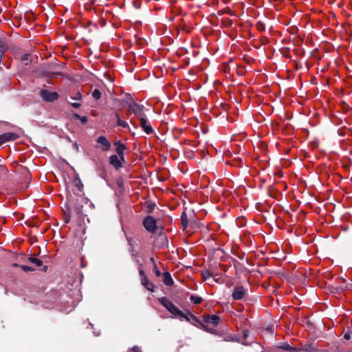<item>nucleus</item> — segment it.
I'll list each match as a JSON object with an SVG mask.
<instances>
[{
    "instance_id": "nucleus-1",
    "label": "nucleus",
    "mask_w": 352,
    "mask_h": 352,
    "mask_svg": "<svg viewBox=\"0 0 352 352\" xmlns=\"http://www.w3.org/2000/svg\"><path fill=\"white\" fill-rule=\"evenodd\" d=\"M159 302L174 316H179L181 318H184L187 321L190 320L188 316H186L182 311H180L171 301H170L166 297L159 298Z\"/></svg>"
},
{
    "instance_id": "nucleus-2",
    "label": "nucleus",
    "mask_w": 352,
    "mask_h": 352,
    "mask_svg": "<svg viewBox=\"0 0 352 352\" xmlns=\"http://www.w3.org/2000/svg\"><path fill=\"white\" fill-rule=\"evenodd\" d=\"M40 96L43 100L47 102H54L58 98V93L55 91H50L46 89L41 90Z\"/></svg>"
},
{
    "instance_id": "nucleus-3",
    "label": "nucleus",
    "mask_w": 352,
    "mask_h": 352,
    "mask_svg": "<svg viewBox=\"0 0 352 352\" xmlns=\"http://www.w3.org/2000/svg\"><path fill=\"white\" fill-rule=\"evenodd\" d=\"M128 107L131 113H134L138 116H142L145 115L144 113V106L138 104L134 101H131L128 104Z\"/></svg>"
},
{
    "instance_id": "nucleus-4",
    "label": "nucleus",
    "mask_w": 352,
    "mask_h": 352,
    "mask_svg": "<svg viewBox=\"0 0 352 352\" xmlns=\"http://www.w3.org/2000/svg\"><path fill=\"white\" fill-rule=\"evenodd\" d=\"M139 274L140 276L141 284L150 292H154V285L153 283L149 282L144 271L142 268H139Z\"/></svg>"
},
{
    "instance_id": "nucleus-5",
    "label": "nucleus",
    "mask_w": 352,
    "mask_h": 352,
    "mask_svg": "<svg viewBox=\"0 0 352 352\" xmlns=\"http://www.w3.org/2000/svg\"><path fill=\"white\" fill-rule=\"evenodd\" d=\"M156 220L153 217L148 216L144 219L143 225L147 231L153 233L156 230Z\"/></svg>"
},
{
    "instance_id": "nucleus-6",
    "label": "nucleus",
    "mask_w": 352,
    "mask_h": 352,
    "mask_svg": "<svg viewBox=\"0 0 352 352\" xmlns=\"http://www.w3.org/2000/svg\"><path fill=\"white\" fill-rule=\"evenodd\" d=\"M19 138V135L12 132L5 133L2 135H0V146L3 144L16 140Z\"/></svg>"
},
{
    "instance_id": "nucleus-7",
    "label": "nucleus",
    "mask_w": 352,
    "mask_h": 352,
    "mask_svg": "<svg viewBox=\"0 0 352 352\" xmlns=\"http://www.w3.org/2000/svg\"><path fill=\"white\" fill-rule=\"evenodd\" d=\"M140 126L146 134L153 133V129L150 124H148V120L146 115L140 117Z\"/></svg>"
},
{
    "instance_id": "nucleus-8",
    "label": "nucleus",
    "mask_w": 352,
    "mask_h": 352,
    "mask_svg": "<svg viewBox=\"0 0 352 352\" xmlns=\"http://www.w3.org/2000/svg\"><path fill=\"white\" fill-rule=\"evenodd\" d=\"M96 142L100 145L102 151H108L111 148V143L104 136L98 137Z\"/></svg>"
},
{
    "instance_id": "nucleus-9",
    "label": "nucleus",
    "mask_w": 352,
    "mask_h": 352,
    "mask_svg": "<svg viewBox=\"0 0 352 352\" xmlns=\"http://www.w3.org/2000/svg\"><path fill=\"white\" fill-rule=\"evenodd\" d=\"M245 289L243 287L239 286L234 288L232 296L234 300H241L245 296Z\"/></svg>"
},
{
    "instance_id": "nucleus-10",
    "label": "nucleus",
    "mask_w": 352,
    "mask_h": 352,
    "mask_svg": "<svg viewBox=\"0 0 352 352\" xmlns=\"http://www.w3.org/2000/svg\"><path fill=\"white\" fill-rule=\"evenodd\" d=\"M114 145L116 146V153H118L119 157L121 158V160L122 161H124V151L126 149L125 145L123 143L120 142V141H116L114 143Z\"/></svg>"
},
{
    "instance_id": "nucleus-11",
    "label": "nucleus",
    "mask_w": 352,
    "mask_h": 352,
    "mask_svg": "<svg viewBox=\"0 0 352 352\" xmlns=\"http://www.w3.org/2000/svg\"><path fill=\"white\" fill-rule=\"evenodd\" d=\"M122 161L121 158L116 155H111L109 158L110 164L116 168H119L122 166Z\"/></svg>"
},
{
    "instance_id": "nucleus-12",
    "label": "nucleus",
    "mask_w": 352,
    "mask_h": 352,
    "mask_svg": "<svg viewBox=\"0 0 352 352\" xmlns=\"http://www.w3.org/2000/svg\"><path fill=\"white\" fill-rule=\"evenodd\" d=\"M220 321V318L217 315L208 316L205 318V322L211 324L213 326H217Z\"/></svg>"
},
{
    "instance_id": "nucleus-13",
    "label": "nucleus",
    "mask_w": 352,
    "mask_h": 352,
    "mask_svg": "<svg viewBox=\"0 0 352 352\" xmlns=\"http://www.w3.org/2000/svg\"><path fill=\"white\" fill-rule=\"evenodd\" d=\"M164 278V283L167 286H171L173 285V280L170 276V274L168 272H165L163 274Z\"/></svg>"
},
{
    "instance_id": "nucleus-14",
    "label": "nucleus",
    "mask_w": 352,
    "mask_h": 352,
    "mask_svg": "<svg viewBox=\"0 0 352 352\" xmlns=\"http://www.w3.org/2000/svg\"><path fill=\"white\" fill-rule=\"evenodd\" d=\"M278 349L286 350V351H299V349L292 347L287 343H285V344L278 346Z\"/></svg>"
},
{
    "instance_id": "nucleus-15",
    "label": "nucleus",
    "mask_w": 352,
    "mask_h": 352,
    "mask_svg": "<svg viewBox=\"0 0 352 352\" xmlns=\"http://www.w3.org/2000/svg\"><path fill=\"white\" fill-rule=\"evenodd\" d=\"M190 299L191 302H192L195 305H199L203 301V298L201 297L194 294L190 295Z\"/></svg>"
},
{
    "instance_id": "nucleus-16",
    "label": "nucleus",
    "mask_w": 352,
    "mask_h": 352,
    "mask_svg": "<svg viewBox=\"0 0 352 352\" xmlns=\"http://www.w3.org/2000/svg\"><path fill=\"white\" fill-rule=\"evenodd\" d=\"M298 351L303 352H318L314 346L311 345H306L302 349H299Z\"/></svg>"
},
{
    "instance_id": "nucleus-17",
    "label": "nucleus",
    "mask_w": 352,
    "mask_h": 352,
    "mask_svg": "<svg viewBox=\"0 0 352 352\" xmlns=\"http://www.w3.org/2000/svg\"><path fill=\"white\" fill-rule=\"evenodd\" d=\"M118 121V125L123 128H129V124L126 122L121 120L118 114H116Z\"/></svg>"
},
{
    "instance_id": "nucleus-18",
    "label": "nucleus",
    "mask_w": 352,
    "mask_h": 352,
    "mask_svg": "<svg viewBox=\"0 0 352 352\" xmlns=\"http://www.w3.org/2000/svg\"><path fill=\"white\" fill-rule=\"evenodd\" d=\"M29 261L32 263L35 264L36 266H41L43 264V262L41 260H39L35 257H30Z\"/></svg>"
},
{
    "instance_id": "nucleus-19",
    "label": "nucleus",
    "mask_w": 352,
    "mask_h": 352,
    "mask_svg": "<svg viewBox=\"0 0 352 352\" xmlns=\"http://www.w3.org/2000/svg\"><path fill=\"white\" fill-rule=\"evenodd\" d=\"M74 117L80 120L82 124H85L87 122V118L86 116H80V115L75 113Z\"/></svg>"
},
{
    "instance_id": "nucleus-20",
    "label": "nucleus",
    "mask_w": 352,
    "mask_h": 352,
    "mask_svg": "<svg viewBox=\"0 0 352 352\" xmlns=\"http://www.w3.org/2000/svg\"><path fill=\"white\" fill-rule=\"evenodd\" d=\"M151 261L153 262V265H154V272H155V275L159 277L161 276V272L160 271V270L157 267L155 263V261H154V258L152 257L151 258Z\"/></svg>"
},
{
    "instance_id": "nucleus-21",
    "label": "nucleus",
    "mask_w": 352,
    "mask_h": 352,
    "mask_svg": "<svg viewBox=\"0 0 352 352\" xmlns=\"http://www.w3.org/2000/svg\"><path fill=\"white\" fill-rule=\"evenodd\" d=\"M92 96L96 99L98 100L101 98V92L98 89H95L92 93Z\"/></svg>"
},
{
    "instance_id": "nucleus-22",
    "label": "nucleus",
    "mask_w": 352,
    "mask_h": 352,
    "mask_svg": "<svg viewBox=\"0 0 352 352\" xmlns=\"http://www.w3.org/2000/svg\"><path fill=\"white\" fill-rule=\"evenodd\" d=\"M82 98V95L80 92H77L75 94L74 96H71V99L74 100H80Z\"/></svg>"
},
{
    "instance_id": "nucleus-23",
    "label": "nucleus",
    "mask_w": 352,
    "mask_h": 352,
    "mask_svg": "<svg viewBox=\"0 0 352 352\" xmlns=\"http://www.w3.org/2000/svg\"><path fill=\"white\" fill-rule=\"evenodd\" d=\"M21 269L24 271V272H29V271H34V269L31 267H29V266H27V265H21Z\"/></svg>"
},
{
    "instance_id": "nucleus-24",
    "label": "nucleus",
    "mask_w": 352,
    "mask_h": 352,
    "mask_svg": "<svg viewBox=\"0 0 352 352\" xmlns=\"http://www.w3.org/2000/svg\"><path fill=\"white\" fill-rule=\"evenodd\" d=\"M29 56L30 55L28 54H23L22 56H21V60L25 62V61H28V59H29Z\"/></svg>"
},
{
    "instance_id": "nucleus-25",
    "label": "nucleus",
    "mask_w": 352,
    "mask_h": 352,
    "mask_svg": "<svg viewBox=\"0 0 352 352\" xmlns=\"http://www.w3.org/2000/svg\"><path fill=\"white\" fill-rule=\"evenodd\" d=\"M210 276V274L209 272L206 271L203 273V277L204 280H207Z\"/></svg>"
},
{
    "instance_id": "nucleus-26",
    "label": "nucleus",
    "mask_w": 352,
    "mask_h": 352,
    "mask_svg": "<svg viewBox=\"0 0 352 352\" xmlns=\"http://www.w3.org/2000/svg\"><path fill=\"white\" fill-rule=\"evenodd\" d=\"M71 105L74 108H78L80 107L81 104L80 102H71Z\"/></svg>"
},
{
    "instance_id": "nucleus-27",
    "label": "nucleus",
    "mask_w": 352,
    "mask_h": 352,
    "mask_svg": "<svg viewBox=\"0 0 352 352\" xmlns=\"http://www.w3.org/2000/svg\"><path fill=\"white\" fill-rule=\"evenodd\" d=\"M131 352H142L140 348L138 346H134L131 349Z\"/></svg>"
},
{
    "instance_id": "nucleus-28",
    "label": "nucleus",
    "mask_w": 352,
    "mask_h": 352,
    "mask_svg": "<svg viewBox=\"0 0 352 352\" xmlns=\"http://www.w3.org/2000/svg\"><path fill=\"white\" fill-rule=\"evenodd\" d=\"M6 50V46L4 44H0V51H2V53L4 54Z\"/></svg>"
},
{
    "instance_id": "nucleus-29",
    "label": "nucleus",
    "mask_w": 352,
    "mask_h": 352,
    "mask_svg": "<svg viewBox=\"0 0 352 352\" xmlns=\"http://www.w3.org/2000/svg\"><path fill=\"white\" fill-rule=\"evenodd\" d=\"M344 337L345 339H349V336L348 334H345Z\"/></svg>"
},
{
    "instance_id": "nucleus-30",
    "label": "nucleus",
    "mask_w": 352,
    "mask_h": 352,
    "mask_svg": "<svg viewBox=\"0 0 352 352\" xmlns=\"http://www.w3.org/2000/svg\"><path fill=\"white\" fill-rule=\"evenodd\" d=\"M190 317H191L192 318H193L195 320H197V318H196L195 316H193V315H192V314H191V315H190Z\"/></svg>"
},
{
    "instance_id": "nucleus-31",
    "label": "nucleus",
    "mask_w": 352,
    "mask_h": 352,
    "mask_svg": "<svg viewBox=\"0 0 352 352\" xmlns=\"http://www.w3.org/2000/svg\"><path fill=\"white\" fill-rule=\"evenodd\" d=\"M131 123L132 124H133V125L135 126V128L137 127V126H136V125L135 124V123L133 122V120H131Z\"/></svg>"
}]
</instances>
